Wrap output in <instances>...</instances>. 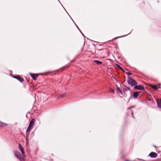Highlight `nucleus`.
Returning <instances> with one entry per match:
<instances>
[{"mask_svg":"<svg viewBox=\"0 0 161 161\" xmlns=\"http://www.w3.org/2000/svg\"><path fill=\"white\" fill-rule=\"evenodd\" d=\"M35 119H33L30 122L29 126L27 129L26 134V135H29L30 132L33 128L35 125Z\"/></svg>","mask_w":161,"mask_h":161,"instance_id":"f257e3e1","label":"nucleus"},{"mask_svg":"<svg viewBox=\"0 0 161 161\" xmlns=\"http://www.w3.org/2000/svg\"><path fill=\"white\" fill-rule=\"evenodd\" d=\"M127 82L129 85L131 86H134L137 84L136 81L130 77L127 78Z\"/></svg>","mask_w":161,"mask_h":161,"instance_id":"f03ea898","label":"nucleus"},{"mask_svg":"<svg viewBox=\"0 0 161 161\" xmlns=\"http://www.w3.org/2000/svg\"><path fill=\"white\" fill-rule=\"evenodd\" d=\"M158 156L157 154L155 152H151L150 153L149 156L151 158H155L157 157Z\"/></svg>","mask_w":161,"mask_h":161,"instance_id":"7ed1b4c3","label":"nucleus"},{"mask_svg":"<svg viewBox=\"0 0 161 161\" xmlns=\"http://www.w3.org/2000/svg\"><path fill=\"white\" fill-rule=\"evenodd\" d=\"M134 88L138 90H143L144 89V87L141 85H136L134 87Z\"/></svg>","mask_w":161,"mask_h":161,"instance_id":"20e7f679","label":"nucleus"},{"mask_svg":"<svg viewBox=\"0 0 161 161\" xmlns=\"http://www.w3.org/2000/svg\"><path fill=\"white\" fill-rule=\"evenodd\" d=\"M19 150L21 152L23 155H25V151L24 150L23 147H22L21 144L20 143L19 144Z\"/></svg>","mask_w":161,"mask_h":161,"instance_id":"39448f33","label":"nucleus"},{"mask_svg":"<svg viewBox=\"0 0 161 161\" xmlns=\"http://www.w3.org/2000/svg\"><path fill=\"white\" fill-rule=\"evenodd\" d=\"M13 78L17 79L21 82H22L24 81V79L19 76H14Z\"/></svg>","mask_w":161,"mask_h":161,"instance_id":"423d86ee","label":"nucleus"},{"mask_svg":"<svg viewBox=\"0 0 161 161\" xmlns=\"http://www.w3.org/2000/svg\"><path fill=\"white\" fill-rule=\"evenodd\" d=\"M14 153L15 156L18 158H19L21 156L20 153L18 151H14Z\"/></svg>","mask_w":161,"mask_h":161,"instance_id":"0eeeda50","label":"nucleus"},{"mask_svg":"<svg viewBox=\"0 0 161 161\" xmlns=\"http://www.w3.org/2000/svg\"><path fill=\"white\" fill-rule=\"evenodd\" d=\"M32 79L35 80H36L37 78L38 77V75L37 74H33L31 73H30Z\"/></svg>","mask_w":161,"mask_h":161,"instance_id":"6e6552de","label":"nucleus"},{"mask_svg":"<svg viewBox=\"0 0 161 161\" xmlns=\"http://www.w3.org/2000/svg\"><path fill=\"white\" fill-rule=\"evenodd\" d=\"M157 103L158 107L161 108V99H158Z\"/></svg>","mask_w":161,"mask_h":161,"instance_id":"1a4fd4ad","label":"nucleus"},{"mask_svg":"<svg viewBox=\"0 0 161 161\" xmlns=\"http://www.w3.org/2000/svg\"><path fill=\"white\" fill-rule=\"evenodd\" d=\"M140 93V92H134L133 94V96L135 98H137L139 95V93Z\"/></svg>","mask_w":161,"mask_h":161,"instance_id":"9d476101","label":"nucleus"},{"mask_svg":"<svg viewBox=\"0 0 161 161\" xmlns=\"http://www.w3.org/2000/svg\"><path fill=\"white\" fill-rule=\"evenodd\" d=\"M8 125V124L6 123H5L4 122H2L0 121V126L2 127L4 126H7Z\"/></svg>","mask_w":161,"mask_h":161,"instance_id":"9b49d317","label":"nucleus"},{"mask_svg":"<svg viewBox=\"0 0 161 161\" xmlns=\"http://www.w3.org/2000/svg\"><path fill=\"white\" fill-rule=\"evenodd\" d=\"M152 88L154 90H157L160 88V86L158 85H152Z\"/></svg>","mask_w":161,"mask_h":161,"instance_id":"f8f14e48","label":"nucleus"},{"mask_svg":"<svg viewBox=\"0 0 161 161\" xmlns=\"http://www.w3.org/2000/svg\"><path fill=\"white\" fill-rule=\"evenodd\" d=\"M66 95V93H64L63 94H60L58 98V99H59L60 98H63L65 97Z\"/></svg>","mask_w":161,"mask_h":161,"instance_id":"ddd939ff","label":"nucleus"},{"mask_svg":"<svg viewBox=\"0 0 161 161\" xmlns=\"http://www.w3.org/2000/svg\"><path fill=\"white\" fill-rule=\"evenodd\" d=\"M94 62L95 63H96L97 64L99 65L102 64V62L97 60H94Z\"/></svg>","mask_w":161,"mask_h":161,"instance_id":"4468645a","label":"nucleus"},{"mask_svg":"<svg viewBox=\"0 0 161 161\" xmlns=\"http://www.w3.org/2000/svg\"><path fill=\"white\" fill-rule=\"evenodd\" d=\"M123 86L125 87L126 90H128L129 91H130L131 89L130 88H129L127 86H126L124 84H123Z\"/></svg>","mask_w":161,"mask_h":161,"instance_id":"2eb2a0df","label":"nucleus"},{"mask_svg":"<svg viewBox=\"0 0 161 161\" xmlns=\"http://www.w3.org/2000/svg\"><path fill=\"white\" fill-rule=\"evenodd\" d=\"M19 159L21 161H25V159L22 156H21L19 158Z\"/></svg>","mask_w":161,"mask_h":161,"instance_id":"dca6fc26","label":"nucleus"},{"mask_svg":"<svg viewBox=\"0 0 161 161\" xmlns=\"http://www.w3.org/2000/svg\"><path fill=\"white\" fill-rule=\"evenodd\" d=\"M117 89L120 93L121 94H122V92L121 90L118 87H117Z\"/></svg>","mask_w":161,"mask_h":161,"instance_id":"f3484780","label":"nucleus"},{"mask_svg":"<svg viewBox=\"0 0 161 161\" xmlns=\"http://www.w3.org/2000/svg\"><path fill=\"white\" fill-rule=\"evenodd\" d=\"M109 92L111 93H114V90L113 89L111 88H110Z\"/></svg>","mask_w":161,"mask_h":161,"instance_id":"a211bd4d","label":"nucleus"},{"mask_svg":"<svg viewBox=\"0 0 161 161\" xmlns=\"http://www.w3.org/2000/svg\"><path fill=\"white\" fill-rule=\"evenodd\" d=\"M126 74L129 75H131L132 74L131 73H130V72H126Z\"/></svg>","mask_w":161,"mask_h":161,"instance_id":"6ab92c4d","label":"nucleus"},{"mask_svg":"<svg viewBox=\"0 0 161 161\" xmlns=\"http://www.w3.org/2000/svg\"><path fill=\"white\" fill-rule=\"evenodd\" d=\"M117 66L120 69H122V70H123V69L122 68V67H121L119 65H118L117 64Z\"/></svg>","mask_w":161,"mask_h":161,"instance_id":"aec40b11","label":"nucleus"},{"mask_svg":"<svg viewBox=\"0 0 161 161\" xmlns=\"http://www.w3.org/2000/svg\"><path fill=\"white\" fill-rule=\"evenodd\" d=\"M134 107V106H131V107L128 108V109H129L130 108H133V107Z\"/></svg>","mask_w":161,"mask_h":161,"instance_id":"412c9836","label":"nucleus"},{"mask_svg":"<svg viewBox=\"0 0 161 161\" xmlns=\"http://www.w3.org/2000/svg\"><path fill=\"white\" fill-rule=\"evenodd\" d=\"M132 115L133 116V112H132Z\"/></svg>","mask_w":161,"mask_h":161,"instance_id":"4be33fe9","label":"nucleus"},{"mask_svg":"<svg viewBox=\"0 0 161 161\" xmlns=\"http://www.w3.org/2000/svg\"><path fill=\"white\" fill-rule=\"evenodd\" d=\"M154 147H155L156 148V146H154Z\"/></svg>","mask_w":161,"mask_h":161,"instance_id":"5701e85b","label":"nucleus"},{"mask_svg":"<svg viewBox=\"0 0 161 161\" xmlns=\"http://www.w3.org/2000/svg\"><path fill=\"white\" fill-rule=\"evenodd\" d=\"M82 34V35H83V36H84V34L83 33Z\"/></svg>","mask_w":161,"mask_h":161,"instance_id":"b1692460","label":"nucleus"}]
</instances>
